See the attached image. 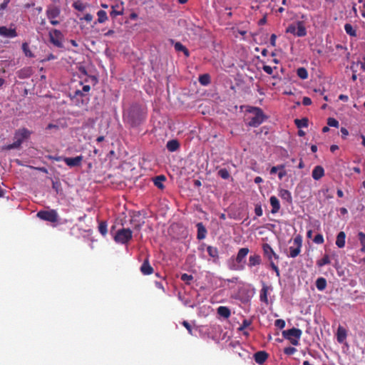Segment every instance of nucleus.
I'll list each match as a JSON object with an SVG mask.
<instances>
[{
  "label": "nucleus",
  "mask_w": 365,
  "mask_h": 365,
  "mask_svg": "<svg viewBox=\"0 0 365 365\" xmlns=\"http://www.w3.org/2000/svg\"><path fill=\"white\" fill-rule=\"evenodd\" d=\"M277 174L279 180H282L287 175L284 165H280V169H279Z\"/></svg>",
  "instance_id": "obj_45"
},
{
  "label": "nucleus",
  "mask_w": 365,
  "mask_h": 365,
  "mask_svg": "<svg viewBox=\"0 0 365 365\" xmlns=\"http://www.w3.org/2000/svg\"><path fill=\"white\" fill-rule=\"evenodd\" d=\"M268 289H269V287L264 285L260 291V295H259L260 300L265 303L268 302V299H267Z\"/></svg>",
  "instance_id": "obj_29"
},
{
  "label": "nucleus",
  "mask_w": 365,
  "mask_h": 365,
  "mask_svg": "<svg viewBox=\"0 0 365 365\" xmlns=\"http://www.w3.org/2000/svg\"><path fill=\"white\" fill-rule=\"evenodd\" d=\"M316 287L318 290L323 291L327 287V281L323 277H319L316 281Z\"/></svg>",
  "instance_id": "obj_28"
},
{
  "label": "nucleus",
  "mask_w": 365,
  "mask_h": 365,
  "mask_svg": "<svg viewBox=\"0 0 365 365\" xmlns=\"http://www.w3.org/2000/svg\"><path fill=\"white\" fill-rule=\"evenodd\" d=\"M274 325L279 329H283L285 327V322L283 319H277Z\"/></svg>",
  "instance_id": "obj_50"
},
{
  "label": "nucleus",
  "mask_w": 365,
  "mask_h": 365,
  "mask_svg": "<svg viewBox=\"0 0 365 365\" xmlns=\"http://www.w3.org/2000/svg\"><path fill=\"white\" fill-rule=\"evenodd\" d=\"M112 11L110 15L114 16L122 15L123 13V6L122 1H118L115 4L111 6Z\"/></svg>",
  "instance_id": "obj_12"
},
{
  "label": "nucleus",
  "mask_w": 365,
  "mask_h": 365,
  "mask_svg": "<svg viewBox=\"0 0 365 365\" xmlns=\"http://www.w3.org/2000/svg\"><path fill=\"white\" fill-rule=\"evenodd\" d=\"M132 238V231L130 229H120L117 231L114 240L120 244L127 243Z\"/></svg>",
  "instance_id": "obj_5"
},
{
  "label": "nucleus",
  "mask_w": 365,
  "mask_h": 365,
  "mask_svg": "<svg viewBox=\"0 0 365 365\" xmlns=\"http://www.w3.org/2000/svg\"><path fill=\"white\" fill-rule=\"evenodd\" d=\"M262 248L264 255L269 259V261H272V257L277 258V255L273 251L270 245L268 244H264Z\"/></svg>",
  "instance_id": "obj_13"
},
{
  "label": "nucleus",
  "mask_w": 365,
  "mask_h": 365,
  "mask_svg": "<svg viewBox=\"0 0 365 365\" xmlns=\"http://www.w3.org/2000/svg\"><path fill=\"white\" fill-rule=\"evenodd\" d=\"M175 48L178 51H182L184 52L185 55L186 56H189V53L187 49L180 43L178 42L175 44Z\"/></svg>",
  "instance_id": "obj_39"
},
{
  "label": "nucleus",
  "mask_w": 365,
  "mask_h": 365,
  "mask_svg": "<svg viewBox=\"0 0 365 365\" xmlns=\"http://www.w3.org/2000/svg\"><path fill=\"white\" fill-rule=\"evenodd\" d=\"M247 111L250 113L249 119L250 121L247 125L250 127H258L265 120V115L262 110L257 107H249Z\"/></svg>",
  "instance_id": "obj_1"
},
{
  "label": "nucleus",
  "mask_w": 365,
  "mask_h": 365,
  "mask_svg": "<svg viewBox=\"0 0 365 365\" xmlns=\"http://www.w3.org/2000/svg\"><path fill=\"white\" fill-rule=\"evenodd\" d=\"M140 271L143 274L148 275L153 273V269L148 261L145 260L140 267Z\"/></svg>",
  "instance_id": "obj_20"
},
{
  "label": "nucleus",
  "mask_w": 365,
  "mask_h": 365,
  "mask_svg": "<svg viewBox=\"0 0 365 365\" xmlns=\"http://www.w3.org/2000/svg\"><path fill=\"white\" fill-rule=\"evenodd\" d=\"M339 99L342 101L346 102L349 100V97L346 95L341 94L339 96Z\"/></svg>",
  "instance_id": "obj_58"
},
{
  "label": "nucleus",
  "mask_w": 365,
  "mask_h": 365,
  "mask_svg": "<svg viewBox=\"0 0 365 365\" xmlns=\"http://www.w3.org/2000/svg\"><path fill=\"white\" fill-rule=\"evenodd\" d=\"M330 263V259L328 255H325L322 259L317 261V265L319 267H323Z\"/></svg>",
  "instance_id": "obj_41"
},
{
  "label": "nucleus",
  "mask_w": 365,
  "mask_h": 365,
  "mask_svg": "<svg viewBox=\"0 0 365 365\" xmlns=\"http://www.w3.org/2000/svg\"><path fill=\"white\" fill-rule=\"evenodd\" d=\"M78 18L80 20H86V21H91V15L90 14H86L83 16H81L80 14H78Z\"/></svg>",
  "instance_id": "obj_52"
},
{
  "label": "nucleus",
  "mask_w": 365,
  "mask_h": 365,
  "mask_svg": "<svg viewBox=\"0 0 365 365\" xmlns=\"http://www.w3.org/2000/svg\"><path fill=\"white\" fill-rule=\"evenodd\" d=\"M218 175L222 178V179H227L230 177V173L226 169H220L218 171Z\"/></svg>",
  "instance_id": "obj_44"
},
{
  "label": "nucleus",
  "mask_w": 365,
  "mask_h": 365,
  "mask_svg": "<svg viewBox=\"0 0 365 365\" xmlns=\"http://www.w3.org/2000/svg\"><path fill=\"white\" fill-rule=\"evenodd\" d=\"M31 133V132L26 128L19 129L15 132L14 140L15 141H20L21 145L24 140L30 137Z\"/></svg>",
  "instance_id": "obj_9"
},
{
  "label": "nucleus",
  "mask_w": 365,
  "mask_h": 365,
  "mask_svg": "<svg viewBox=\"0 0 365 365\" xmlns=\"http://www.w3.org/2000/svg\"><path fill=\"white\" fill-rule=\"evenodd\" d=\"M199 82L202 86H207L210 82V77L208 74H203L199 77Z\"/></svg>",
  "instance_id": "obj_35"
},
{
  "label": "nucleus",
  "mask_w": 365,
  "mask_h": 365,
  "mask_svg": "<svg viewBox=\"0 0 365 365\" xmlns=\"http://www.w3.org/2000/svg\"><path fill=\"white\" fill-rule=\"evenodd\" d=\"M182 324L185 326V327L188 330V331L191 334V327L189 323L186 321H184Z\"/></svg>",
  "instance_id": "obj_60"
},
{
  "label": "nucleus",
  "mask_w": 365,
  "mask_h": 365,
  "mask_svg": "<svg viewBox=\"0 0 365 365\" xmlns=\"http://www.w3.org/2000/svg\"><path fill=\"white\" fill-rule=\"evenodd\" d=\"M312 175L315 180L321 179L324 175V168L320 165L316 166L312 170Z\"/></svg>",
  "instance_id": "obj_15"
},
{
  "label": "nucleus",
  "mask_w": 365,
  "mask_h": 365,
  "mask_svg": "<svg viewBox=\"0 0 365 365\" xmlns=\"http://www.w3.org/2000/svg\"><path fill=\"white\" fill-rule=\"evenodd\" d=\"M296 351H297V349H296L294 347H291V346L286 347V348L284 349V354H287V355H292V354H294Z\"/></svg>",
  "instance_id": "obj_49"
},
{
  "label": "nucleus",
  "mask_w": 365,
  "mask_h": 365,
  "mask_svg": "<svg viewBox=\"0 0 365 365\" xmlns=\"http://www.w3.org/2000/svg\"><path fill=\"white\" fill-rule=\"evenodd\" d=\"M267 357H268L267 354L265 351H257L254 355V359H255V361L259 364H263L266 361Z\"/></svg>",
  "instance_id": "obj_16"
},
{
  "label": "nucleus",
  "mask_w": 365,
  "mask_h": 365,
  "mask_svg": "<svg viewBox=\"0 0 365 365\" xmlns=\"http://www.w3.org/2000/svg\"><path fill=\"white\" fill-rule=\"evenodd\" d=\"M297 76L301 79L304 80L308 78V72H307V69L303 67L299 68L297 71Z\"/></svg>",
  "instance_id": "obj_33"
},
{
  "label": "nucleus",
  "mask_w": 365,
  "mask_h": 365,
  "mask_svg": "<svg viewBox=\"0 0 365 365\" xmlns=\"http://www.w3.org/2000/svg\"><path fill=\"white\" fill-rule=\"evenodd\" d=\"M263 70L267 74H272V72H273V68L271 66H263Z\"/></svg>",
  "instance_id": "obj_54"
},
{
  "label": "nucleus",
  "mask_w": 365,
  "mask_h": 365,
  "mask_svg": "<svg viewBox=\"0 0 365 365\" xmlns=\"http://www.w3.org/2000/svg\"><path fill=\"white\" fill-rule=\"evenodd\" d=\"M82 156H76L75 158H63V161L66 163V164L71 167H76L81 165V163L82 161Z\"/></svg>",
  "instance_id": "obj_10"
},
{
  "label": "nucleus",
  "mask_w": 365,
  "mask_h": 365,
  "mask_svg": "<svg viewBox=\"0 0 365 365\" xmlns=\"http://www.w3.org/2000/svg\"><path fill=\"white\" fill-rule=\"evenodd\" d=\"M98 22L103 23L108 19V16L106 11L100 10L97 12Z\"/></svg>",
  "instance_id": "obj_30"
},
{
  "label": "nucleus",
  "mask_w": 365,
  "mask_h": 365,
  "mask_svg": "<svg viewBox=\"0 0 365 365\" xmlns=\"http://www.w3.org/2000/svg\"><path fill=\"white\" fill-rule=\"evenodd\" d=\"M294 122L296 125L299 128H307L308 126V120L307 118L296 119Z\"/></svg>",
  "instance_id": "obj_36"
},
{
  "label": "nucleus",
  "mask_w": 365,
  "mask_h": 365,
  "mask_svg": "<svg viewBox=\"0 0 365 365\" xmlns=\"http://www.w3.org/2000/svg\"><path fill=\"white\" fill-rule=\"evenodd\" d=\"M359 240L361 245V252H365V233L359 232L358 233Z\"/></svg>",
  "instance_id": "obj_34"
},
{
  "label": "nucleus",
  "mask_w": 365,
  "mask_h": 365,
  "mask_svg": "<svg viewBox=\"0 0 365 365\" xmlns=\"http://www.w3.org/2000/svg\"><path fill=\"white\" fill-rule=\"evenodd\" d=\"M207 251L210 257L213 259L214 262H216L218 259V250L217 247L212 246H207Z\"/></svg>",
  "instance_id": "obj_21"
},
{
  "label": "nucleus",
  "mask_w": 365,
  "mask_h": 365,
  "mask_svg": "<svg viewBox=\"0 0 365 365\" xmlns=\"http://www.w3.org/2000/svg\"><path fill=\"white\" fill-rule=\"evenodd\" d=\"M0 36L8 38H14L17 36V33L14 29H9L6 26H0Z\"/></svg>",
  "instance_id": "obj_11"
},
{
  "label": "nucleus",
  "mask_w": 365,
  "mask_h": 365,
  "mask_svg": "<svg viewBox=\"0 0 365 365\" xmlns=\"http://www.w3.org/2000/svg\"><path fill=\"white\" fill-rule=\"evenodd\" d=\"M279 195L282 200H284L287 202H291L292 200L291 192L287 190H279Z\"/></svg>",
  "instance_id": "obj_22"
},
{
  "label": "nucleus",
  "mask_w": 365,
  "mask_h": 365,
  "mask_svg": "<svg viewBox=\"0 0 365 365\" xmlns=\"http://www.w3.org/2000/svg\"><path fill=\"white\" fill-rule=\"evenodd\" d=\"M346 234L344 232H340L336 236V245L339 248H343L345 246Z\"/></svg>",
  "instance_id": "obj_18"
},
{
  "label": "nucleus",
  "mask_w": 365,
  "mask_h": 365,
  "mask_svg": "<svg viewBox=\"0 0 365 365\" xmlns=\"http://www.w3.org/2000/svg\"><path fill=\"white\" fill-rule=\"evenodd\" d=\"M302 245V237L298 235L294 237L293 240V245L290 246L289 248V253L288 255L289 257L294 258L298 256L301 252V247Z\"/></svg>",
  "instance_id": "obj_6"
},
{
  "label": "nucleus",
  "mask_w": 365,
  "mask_h": 365,
  "mask_svg": "<svg viewBox=\"0 0 365 365\" xmlns=\"http://www.w3.org/2000/svg\"><path fill=\"white\" fill-rule=\"evenodd\" d=\"M98 231L103 236L107 234V223L106 222L102 221L99 222Z\"/></svg>",
  "instance_id": "obj_38"
},
{
  "label": "nucleus",
  "mask_w": 365,
  "mask_h": 365,
  "mask_svg": "<svg viewBox=\"0 0 365 365\" xmlns=\"http://www.w3.org/2000/svg\"><path fill=\"white\" fill-rule=\"evenodd\" d=\"M50 41L56 47H63V34L57 29H53L49 32Z\"/></svg>",
  "instance_id": "obj_7"
},
{
  "label": "nucleus",
  "mask_w": 365,
  "mask_h": 365,
  "mask_svg": "<svg viewBox=\"0 0 365 365\" xmlns=\"http://www.w3.org/2000/svg\"><path fill=\"white\" fill-rule=\"evenodd\" d=\"M270 205L272 206L271 212L275 214L279 212L280 209L279 201L275 196H271L269 199Z\"/></svg>",
  "instance_id": "obj_14"
},
{
  "label": "nucleus",
  "mask_w": 365,
  "mask_h": 365,
  "mask_svg": "<svg viewBox=\"0 0 365 365\" xmlns=\"http://www.w3.org/2000/svg\"><path fill=\"white\" fill-rule=\"evenodd\" d=\"M250 324H251V322L250 320L245 319V320H243L242 324L240 325V327H239L238 329L240 331H243L245 329L250 327Z\"/></svg>",
  "instance_id": "obj_46"
},
{
  "label": "nucleus",
  "mask_w": 365,
  "mask_h": 365,
  "mask_svg": "<svg viewBox=\"0 0 365 365\" xmlns=\"http://www.w3.org/2000/svg\"><path fill=\"white\" fill-rule=\"evenodd\" d=\"M327 124H328L329 126L334 127V128H338L339 125V123L338 120H336L334 118H329L327 119Z\"/></svg>",
  "instance_id": "obj_42"
},
{
  "label": "nucleus",
  "mask_w": 365,
  "mask_h": 365,
  "mask_svg": "<svg viewBox=\"0 0 365 365\" xmlns=\"http://www.w3.org/2000/svg\"><path fill=\"white\" fill-rule=\"evenodd\" d=\"M249 253V249L247 247H243L240 249L238 251L236 260L237 262L240 263L242 262V260L245 258V257Z\"/></svg>",
  "instance_id": "obj_23"
},
{
  "label": "nucleus",
  "mask_w": 365,
  "mask_h": 365,
  "mask_svg": "<svg viewBox=\"0 0 365 365\" xmlns=\"http://www.w3.org/2000/svg\"><path fill=\"white\" fill-rule=\"evenodd\" d=\"M90 88H91L90 86H88V85L83 86L82 91L77 90L75 92V96L76 97H78V96L83 97V92L88 93L90 91Z\"/></svg>",
  "instance_id": "obj_40"
},
{
  "label": "nucleus",
  "mask_w": 365,
  "mask_h": 365,
  "mask_svg": "<svg viewBox=\"0 0 365 365\" xmlns=\"http://www.w3.org/2000/svg\"><path fill=\"white\" fill-rule=\"evenodd\" d=\"M22 50H23V51H24V53L26 56H28V57H30V58L34 57V54L31 51V50L29 48V44L26 42L23 43V44H22Z\"/></svg>",
  "instance_id": "obj_37"
},
{
  "label": "nucleus",
  "mask_w": 365,
  "mask_h": 365,
  "mask_svg": "<svg viewBox=\"0 0 365 365\" xmlns=\"http://www.w3.org/2000/svg\"><path fill=\"white\" fill-rule=\"evenodd\" d=\"M166 147L169 151L174 152L179 148V143L176 140H169L167 143Z\"/></svg>",
  "instance_id": "obj_27"
},
{
  "label": "nucleus",
  "mask_w": 365,
  "mask_h": 365,
  "mask_svg": "<svg viewBox=\"0 0 365 365\" xmlns=\"http://www.w3.org/2000/svg\"><path fill=\"white\" fill-rule=\"evenodd\" d=\"M60 10L56 6H50L46 10V15L48 19L50 20V23L56 26L59 24V21L56 19L59 16Z\"/></svg>",
  "instance_id": "obj_8"
},
{
  "label": "nucleus",
  "mask_w": 365,
  "mask_h": 365,
  "mask_svg": "<svg viewBox=\"0 0 365 365\" xmlns=\"http://www.w3.org/2000/svg\"><path fill=\"white\" fill-rule=\"evenodd\" d=\"M197 237L198 240H203L206 237L207 235V230L205 227V226L202 225V223L199 222L197 224Z\"/></svg>",
  "instance_id": "obj_19"
},
{
  "label": "nucleus",
  "mask_w": 365,
  "mask_h": 365,
  "mask_svg": "<svg viewBox=\"0 0 365 365\" xmlns=\"http://www.w3.org/2000/svg\"><path fill=\"white\" fill-rule=\"evenodd\" d=\"M193 279V277L190 274H182L181 275V279L184 282H185L186 283H189L191 280H192Z\"/></svg>",
  "instance_id": "obj_48"
},
{
  "label": "nucleus",
  "mask_w": 365,
  "mask_h": 365,
  "mask_svg": "<svg viewBox=\"0 0 365 365\" xmlns=\"http://www.w3.org/2000/svg\"><path fill=\"white\" fill-rule=\"evenodd\" d=\"M217 314L224 318H228L230 316V310L224 306H220L217 308Z\"/></svg>",
  "instance_id": "obj_25"
},
{
  "label": "nucleus",
  "mask_w": 365,
  "mask_h": 365,
  "mask_svg": "<svg viewBox=\"0 0 365 365\" xmlns=\"http://www.w3.org/2000/svg\"><path fill=\"white\" fill-rule=\"evenodd\" d=\"M270 266L274 270V272H276L277 276H279V268L277 267V266L272 261H270Z\"/></svg>",
  "instance_id": "obj_53"
},
{
  "label": "nucleus",
  "mask_w": 365,
  "mask_h": 365,
  "mask_svg": "<svg viewBox=\"0 0 365 365\" xmlns=\"http://www.w3.org/2000/svg\"><path fill=\"white\" fill-rule=\"evenodd\" d=\"M21 146V142L20 141H15L11 143V144H9L8 145H6L4 149L6 150H11V149H15V148H18Z\"/></svg>",
  "instance_id": "obj_43"
},
{
  "label": "nucleus",
  "mask_w": 365,
  "mask_h": 365,
  "mask_svg": "<svg viewBox=\"0 0 365 365\" xmlns=\"http://www.w3.org/2000/svg\"><path fill=\"white\" fill-rule=\"evenodd\" d=\"M344 30L346 32V34L350 35L351 36H356V29L349 24H345Z\"/></svg>",
  "instance_id": "obj_32"
},
{
  "label": "nucleus",
  "mask_w": 365,
  "mask_h": 365,
  "mask_svg": "<svg viewBox=\"0 0 365 365\" xmlns=\"http://www.w3.org/2000/svg\"><path fill=\"white\" fill-rule=\"evenodd\" d=\"M338 148H339L338 145H331V147H330V150H331V152H334L335 150H338Z\"/></svg>",
  "instance_id": "obj_63"
},
{
  "label": "nucleus",
  "mask_w": 365,
  "mask_h": 365,
  "mask_svg": "<svg viewBox=\"0 0 365 365\" xmlns=\"http://www.w3.org/2000/svg\"><path fill=\"white\" fill-rule=\"evenodd\" d=\"M341 133L343 135V136H344V137H346L349 135V132H348L347 129L345 128H341Z\"/></svg>",
  "instance_id": "obj_61"
},
{
  "label": "nucleus",
  "mask_w": 365,
  "mask_h": 365,
  "mask_svg": "<svg viewBox=\"0 0 365 365\" xmlns=\"http://www.w3.org/2000/svg\"><path fill=\"white\" fill-rule=\"evenodd\" d=\"M361 67L365 71V56L363 58V60L361 62Z\"/></svg>",
  "instance_id": "obj_64"
},
{
  "label": "nucleus",
  "mask_w": 365,
  "mask_h": 365,
  "mask_svg": "<svg viewBox=\"0 0 365 365\" xmlns=\"http://www.w3.org/2000/svg\"><path fill=\"white\" fill-rule=\"evenodd\" d=\"M313 241L316 243V244H322L324 242V237H323V235H321V234H317Z\"/></svg>",
  "instance_id": "obj_47"
},
{
  "label": "nucleus",
  "mask_w": 365,
  "mask_h": 365,
  "mask_svg": "<svg viewBox=\"0 0 365 365\" xmlns=\"http://www.w3.org/2000/svg\"><path fill=\"white\" fill-rule=\"evenodd\" d=\"M302 103L304 106H309L312 104V100L309 97H304L302 100Z\"/></svg>",
  "instance_id": "obj_55"
},
{
  "label": "nucleus",
  "mask_w": 365,
  "mask_h": 365,
  "mask_svg": "<svg viewBox=\"0 0 365 365\" xmlns=\"http://www.w3.org/2000/svg\"><path fill=\"white\" fill-rule=\"evenodd\" d=\"M279 169H280V165H277V166H273L270 169V174H275V173H278Z\"/></svg>",
  "instance_id": "obj_57"
},
{
  "label": "nucleus",
  "mask_w": 365,
  "mask_h": 365,
  "mask_svg": "<svg viewBox=\"0 0 365 365\" xmlns=\"http://www.w3.org/2000/svg\"><path fill=\"white\" fill-rule=\"evenodd\" d=\"M346 336H347V334H346V329L344 327L339 326L337 329V332H336L337 341L339 343H343L346 340Z\"/></svg>",
  "instance_id": "obj_17"
},
{
  "label": "nucleus",
  "mask_w": 365,
  "mask_h": 365,
  "mask_svg": "<svg viewBox=\"0 0 365 365\" xmlns=\"http://www.w3.org/2000/svg\"><path fill=\"white\" fill-rule=\"evenodd\" d=\"M261 263L260 256L258 255H251L249 257V264L250 267H255L256 265H259Z\"/></svg>",
  "instance_id": "obj_24"
},
{
  "label": "nucleus",
  "mask_w": 365,
  "mask_h": 365,
  "mask_svg": "<svg viewBox=\"0 0 365 365\" xmlns=\"http://www.w3.org/2000/svg\"><path fill=\"white\" fill-rule=\"evenodd\" d=\"M287 33L293 34L299 37L306 36L307 30L302 21H297L296 24H292L286 29Z\"/></svg>",
  "instance_id": "obj_3"
},
{
  "label": "nucleus",
  "mask_w": 365,
  "mask_h": 365,
  "mask_svg": "<svg viewBox=\"0 0 365 365\" xmlns=\"http://www.w3.org/2000/svg\"><path fill=\"white\" fill-rule=\"evenodd\" d=\"M9 2H10V0H4L3 3H1L0 4V10L5 9L7 7Z\"/></svg>",
  "instance_id": "obj_56"
},
{
  "label": "nucleus",
  "mask_w": 365,
  "mask_h": 365,
  "mask_svg": "<svg viewBox=\"0 0 365 365\" xmlns=\"http://www.w3.org/2000/svg\"><path fill=\"white\" fill-rule=\"evenodd\" d=\"M36 215L41 220L50 222H56L58 220V213L55 210H40Z\"/></svg>",
  "instance_id": "obj_4"
},
{
  "label": "nucleus",
  "mask_w": 365,
  "mask_h": 365,
  "mask_svg": "<svg viewBox=\"0 0 365 365\" xmlns=\"http://www.w3.org/2000/svg\"><path fill=\"white\" fill-rule=\"evenodd\" d=\"M302 334V330L297 328H292L282 331V336L284 338L289 340L294 346L299 345V341Z\"/></svg>",
  "instance_id": "obj_2"
},
{
  "label": "nucleus",
  "mask_w": 365,
  "mask_h": 365,
  "mask_svg": "<svg viewBox=\"0 0 365 365\" xmlns=\"http://www.w3.org/2000/svg\"><path fill=\"white\" fill-rule=\"evenodd\" d=\"M255 212L256 215L258 217H260L262 215L263 211H262V208L261 205H256V207L255 208Z\"/></svg>",
  "instance_id": "obj_51"
},
{
  "label": "nucleus",
  "mask_w": 365,
  "mask_h": 365,
  "mask_svg": "<svg viewBox=\"0 0 365 365\" xmlns=\"http://www.w3.org/2000/svg\"><path fill=\"white\" fill-rule=\"evenodd\" d=\"M277 36L275 34H272L270 38V43L272 46H275Z\"/></svg>",
  "instance_id": "obj_59"
},
{
  "label": "nucleus",
  "mask_w": 365,
  "mask_h": 365,
  "mask_svg": "<svg viewBox=\"0 0 365 365\" xmlns=\"http://www.w3.org/2000/svg\"><path fill=\"white\" fill-rule=\"evenodd\" d=\"M73 6L75 9L80 12H83L87 8V4L83 3L81 0H78L73 4Z\"/></svg>",
  "instance_id": "obj_26"
},
{
  "label": "nucleus",
  "mask_w": 365,
  "mask_h": 365,
  "mask_svg": "<svg viewBox=\"0 0 365 365\" xmlns=\"http://www.w3.org/2000/svg\"><path fill=\"white\" fill-rule=\"evenodd\" d=\"M262 181L263 180L261 177L257 176L255 178V182L257 184L261 183Z\"/></svg>",
  "instance_id": "obj_62"
},
{
  "label": "nucleus",
  "mask_w": 365,
  "mask_h": 365,
  "mask_svg": "<svg viewBox=\"0 0 365 365\" xmlns=\"http://www.w3.org/2000/svg\"><path fill=\"white\" fill-rule=\"evenodd\" d=\"M165 180V176L163 175H159V176H157L155 179H154V184L156 187H158V188H163V181Z\"/></svg>",
  "instance_id": "obj_31"
}]
</instances>
